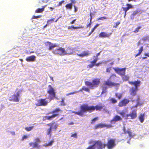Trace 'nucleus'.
Returning a JSON list of instances; mask_svg holds the SVG:
<instances>
[{
  "label": "nucleus",
  "mask_w": 149,
  "mask_h": 149,
  "mask_svg": "<svg viewBox=\"0 0 149 149\" xmlns=\"http://www.w3.org/2000/svg\"><path fill=\"white\" fill-rule=\"evenodd\" d=\"M115 140L113 139H109L107 144L103 143L100 140L91 141L89 144L93 143L92 145L89 146L86 149H102L107 146L108 149H112L116 146Z\"/></svg>",
  "instance_id": "f257e3e1"
},
{
  "label": "nucleus",
  "mask_w": 149,
  "mask_h": 149,
  "mask_svg": "<svg viewBox=\"0 0 149 149\" xmlns=\"http://www.w3.org/2000/svg\"><path fill=\"white\" fill-rule=\"evenodd\" d=\"M87 112L90 113L92 112L91 105H88V104H83L80 106V111H73L72 112L81 116H83L84 113Z\"/></svg>",
  "instance_id": "f03ea898"
},
{
  "label": "nucleus",
  "mask_w": 149,
  "mask_h": 149,
  "mask_svg": "<svg viewBox=\"0 0 149 149\" xmlns=\"http://www.w3.org/2000/svg\"><path fill=\"white\" fill-rule=\"evenodd\" d=\"M62 111L59 108H56L54 109L52 111L47 113V114H53L50 116H44L43 117V120H51L52 118H53L57 116L58 115V112H62Z\"/></svg>",
  "instance_id": "7ed1b4c3"
},
{
  "label": "nucleus",
  "mask_w": 149,
  "mask_h": 149,
  "mask_svg": "<svg viewBox=\"0 0 149 149\" xmlns=\"http://www.w3.org/2000/svg\"><path fill=\"white\" fill-rule=\"evenodd\" d=\"M100 83V79L99 78H95L93 79L91 82L89 81H85V83L87 86H90L91 88H93L98 87Z\"/></svg>",
  "instance_id": "20e7f679"
},
{
  "label": "nucleus",
  "mask_w": 149,
  "mask_h": 149,
  "mask_svg": "<svg viewBox=\"0 0 149 149\" xmlns=\"http://www.w3.org/2000/svg\"><path fill=\"white\" fill-rule=\"evenodd\" d=\"M48 103V101L46 100V98H40L37 101V103L35 105L37 107L46 106Z\"/></svg>",
  "instance_id": "39448f33"
},
{
  "label": "nucleus",
  "mask_w": 149,
  "mask_h": 149,
  "mask_svg": "<svg viewBox=\"0 0 149 149\" xmlns=\"http://www.w3.org/2000/svg\"><path fill=\"white\" fill-rule=\"evenodd\" d=\"M20 91H18L16 94H14L10 96L9 100L10 101L17 102L19 101V97L20 96Z\"/></svg>",
  "instance_id": "423d86ee"
},
{
  "label": "nucleus",
  "mask_w": 149,
  "mask_h": 149,
  "mask_svg": "<svg viewBox=\"0 0 149 149\" xmlns=\"http://www.w3.org/2000/svg\"><path fill=\"white\" fill-rule=\"evenodd\" d=\"M53 53L56 54L62 55L66 54V52L65 51L64 48L60 47L56 49L53 51Z\"/></svg>",
  "instance_id": "0eeeda50"
},
{
  "label": "nucleus",
  "mask_w": 149,
  "mask_h": 149,
  "mask_svg": "<svg viewBox=\"0 0 149 149\" xmlns=\"http://www.w3.org/2000/svg\"><path fill=\"white\" fill-rule=\"evenodd\" d=\"M35 141L34 143L31 142L29 143L30 146L32 147L33 148H39V144L40 142V139L37 138L35 139Z\"/></svg>",
  "instance_id": "6e6552de"
},
{
  "label": "nucleus",
  "mask_w": 149,
  "mask_h": 149,
  "mask_svg": "<svg viewBox=\"0 0 149 149\" xmlns=\"http://www.w3.org/2000/svg\"><path fill=\"white\" fill-rule=\"evenodd\" d=\"M137 110L135 109L132 110L130 113L127 114V118L133 119L137 117Z\"/></svg>",
  "instance_id": "1a4fd4ad"
},
{
  "label": "nucleus",
  "mask_w": 149,
  "mask_h": 149,
  "mask_svg": "<svg viewBox=\"0 0 149 149\" xmlns=\"http://www.w3.org/2000/svg\"><path fill=\"white\" fill-rule=\"evenodd\" d=\"M49 89L47 91V93L50 95L51 98L53 99L55 97L56 94L55 91L51 85L48 86Z\"/></svg>",
  "instance_id": "9d476101"
},
{
  "label": "nucleus",
  "mask_w": 149,
  "mask_h": 149,
  "mask_svg": "<svg viewBox=\"0 0 149 149\" xmlns=\"http://www.w3.org/2000/svg\"><path fill=\"white\" fill-rule=\"evenodd\" d=\"M112 127V126L111 125H107L105 124L100 123L95 125L94 126L93 129L94 130H96L99 128H101L105 127L110 128Z\"/></svg>",
  "instance_id": "9b49d317"
},
{
  "label": "nucleus",
  "mask_w": 149,
  "mask_h": 149,
  "mask_svg": "<svg viewBox=\"0 0 149 149\" xmlns=\"http://www.w3.org/2000/svg\"><path fill=\"white\" fill-rule=\"evenodd\" d=\"M114 69L117 73L121 77L123 76L125 74L126 70V68H114Z\"/></svg>",
  "instance_id": "f8f14e48"
},
{
  "label": "nucleus",
  "mask_w": 149,
  "mask_h": 149,
  "mask_svg": "<svg viewBox=\"0 0 149 149\" xmlns=\"http://www.w3.org/2000/svg\"><path fill=\"white\" fill-rule=\"evenodd\" d=\"M104 84L105 85H107L109 86H115L119 85L120 84L119 83L113 82L110 80L108 79L106 81L104 82Z\"/></svg>",
  "instance_id": "ddd939ff"
},
{
  "label": "nucleus",
  "mask_w": 149,
  "mask_h": 149,
  "mask_svg": "<svg viewBox=\"0 0 149 149\" xmlns=\"http://www.w3.org/2000/svg\"><path fill=\"white\" fill-rule=\"evenodd\" d=\"M126 6H127L126 7H122V8L123 10L125 12V14L124 16L125 17L126 15L127 11L130 9L133 8L134 6L131 4L127 3Z\"/></svg>",
  "instance_id": "4468645a"
},
{
  "label": "nucleus",
  "mask_w": 149,
  "mask_h": 149,
  "mask_svg": "<svg viewBox=\"0 0 149 149\" xmlns=\"http://www.w3.org/2000/svg\"><path fill=\"white\" fill-rule=\"evenodd\" d=\"M45 44L46 46L48 45L49 47L48 49L49 50H51L54 48L56 47H58L59 46L57 44H52L51 42L49 41L47 42Z\"/></svg>",
  "instance_id": "2eb2a0df"
},
{
  "label": "nucleus",
  "mask_w": 149,
  "mask_h": 149,
  "mask_svg": "<svg viewBox=\"0 0 149 149\" xmlns=\"http://www.w3.org/2000/svg\"><path fill=\"white\" fill-rule=\"evenodd\" d=\"M128 83L132 86H135L134 88H138V87L140 85L141 81L139 80L135 81H129Z\"/></svg>",
  "instance_id": "dca6fc26"
},
{
  "label": "nucleus",
  "mask_w": 149,
  "mask_h": 149,
  "mask_svg": "<svg viewBox=\"0 0 149 149\" xmlns=\"http://www.w3.org/2000/svg\"><path fill=\"white\" fill-rule=\"evenodd\" d=\"M138 90V88H136L133 87H131L129 90V93L131 96L132 97H134L136 95Z\"/></svg>",
  "instance_id": "f3484780"
},
{
  "label": "nucleus",
  "mask_w": 149,
  "mask_h": 149,
  "mask_svg": "<svg viewBox=\"0 0 149 149\" xmlns=\"http://www.w3.org/2000/svg\"><path fill=\"white\" fill-rule=\"evenodd\" d=\"M46 125L49 126L52 130H56L58 128V125L55 122H52L47 124Z\"/></svg>",
  "instance_id": "a211bd4d"
},
{
  "label": "nucleus",
  "mask_w": 149,
  "mask_h": 149,
  "mask_svg": "<svg viewBox=\"0 0 149 149\" xmlns=\"http://www.w3.org/2000/svg\"><path fill=\"white\" fill-rule=\"evenodd\" d=\"M129 102L130 101L128 99H124L119 102L118 105L119 107H122L123 106H125L127 104L129 103Z\"/></svg>",
  "instance_id": "6ab92c4d"
},
{
  "label": "nucleus",
  "mask_w": 149,
  "mask_h": 149,
  "mask_svg": "<svg viewBox=\"0 0 149 149\" xmlns=\"http://www.w3.org/2000/svg\"><path fill=\"white\" fill-rule=\"evenodd\" d=\"M93 61H91L90 63H91V64L88 65L87 67L88 68H92L94 66V64L96 63V62L98 60V58H97L95 57H93Z\"/></svg>",
  "instance_id": "aec40b11"
},
{
  "label": "nucleus",
  "mask_w": 149,
  "mask_h": 149,
  "mask_svg": "<svg viewBox=\"0 0 149 149\" xmlns=\"http://www.w3.org/2000/svg\"><path fill=\"white\" fill-rule=\"evenodd\" d=\"M122 120V118L121 117L118 116L116 115L110 121V122L113 123H115L116 122L118 121H121Z\"/></svg>",
  "instance_id": "412c9836"
},
{
  "label": "nucleus",
  "mask_w": 149,
  "mask_h": 149,
  "mask_svg": "<svg viewBox=\"0 0 149 149\" xmlns=\"http://www.w3.org/2000/svg\"><path fill=\"white\" fill-rule=\"evenodd\" d=\"M112 34L111 33H107L104 32H102L99 35V37L100 38H109Z\"/></svg>",
  "instance_id": "4be33fe9"
},
{
  "label": "nucleus",
  "mask_w": 149,
  "mask_h": 149,
  "mask_svg": "<svg viewBox=\"0 0 149 149\" xmlns=\"http://www.w3.org/2000/svg\"><path fill=\"white\" fill-rule=\"evenodd\" d=\"M92 112L94 111L95 110L96 111H100L103 108V106L99 105H96L95 106L91 105Z\"/></svg>",
  "instance_id": "5701e85b"
},
{
  "label": "nucleus",
  "mask_w": 149,
  "mask_h": 149,
  "mask_svg": "<svg viewBox=\"0 0 149 149\" xmlns=\"http://www.w3.org/2000/svg\"><path fill=\"white\" fill-rule=\"evenodd\" d=\"M36 56L34 55H32L26 58V60L28 62H33L35 60Z\"/></svg>",
  "instance_id": "b1692460"
},
{
  "label": "nucleus",
  "mask_w": 149,
  "mask_h": 149,
  "mask_svg": "<svg viewBox=\"0 0 149 149\" xmlns=\"http://www.w3.org/2000/svg\"><path fill=\"white\" fill-rule=\"evenodd\" d=\"M90 53L88 51H84L81 54H77V55L81 57H83L84 56H86L89 55Z\"/></svg>",
  "instance_id": "393cba45"
},
{
  "label": "nucleus",
  "mask_w": 149,
  "mask_h": 149,
  "mask_svg": "<svg viewBox=\"0 0 149 149\" xmlns=\"http://www.w3.org/2000/svg\"><path fill=\"white\" fill-rule=\"evenodd\" d=\"M144 114H141L139 115L138 118L140 122L142 123H143L144 120Z\"/></svg>",
  "instance_id": "a878e982"
},
{
  "label": "nucleus",
  "mask_w": 149,
  "mask_h": 149,
  "mask_svg": "<svg viewBox=\"0 0 149 149\" xmlns=\"http://www.w3.org/2000/svg\"><path fill=\"white\" fill-rule=\"evenodd\" d=\"M83 27L82 26H69L68 27V29H71L73 30L74 29H77L80 28H82Z\"/></svg>",
  "instance_id": "bb28decb"
},
{
  "label": "nucleus",
  "mask_w": 149,
  "mask_h": 149,
  "mask_svg": "<svg viewBox=\"0 0 149 149\" xmlns=\"http://www.w3.org/2000/svg\"><path fill=\"white\" fill-rule=\"evenodd\" d=\"M45 6H43L42 8H38L36 10L35 13H42L44 10V8L45 7Z\"/></svg>",
  "instance_id": "cd10ccee"
},
{
  "label": "nucleus",
  "mask_w": 149,
  "mask_h": 149,
  "mask_svg": "<svg viewBox=\"0 0 149 149\" xmlns=\"http://www.w3.org/2000/svg\"><path fill=\"white\" fill-rule=\"evenodd\" d=\"M54 142V140L52 139L48 143H46L43 145V146L46 147L48 146H51L52 145Z\"/></svg>",
  "instance_id": "c85d7f7f"
},
{
  "label": "nucleus",
  "mask_w": 149,
  "mask_h": 149,
  "mask_svg": "<svg viewBox=\"0 0 149 149\" xmlns=\"http://www.w3.org/2000/svg\"><path fill=\"white\" fill-rule=\"evenodd\" d=\"M143 46L141 47L138 50L139 52L138 53L135 55V57H136L140 55L143 51Z\"/></svg>",
  "instance_id": "c756f323"
},
{
  "label": "nucleus",
  "mask_w": 149,
  "mask_h": 149,
  "mask_svg": "<svg viewBox=\"0 0 149 149\" xmlns=\"http://www.w3.org/2000/svg\"><path fill=\"white\" fill-rule=\"evenodd\" d=\"M52 129L50 127L47 129L46 131V134L47 135H49L51 136L52 135Z\"/></svg>",
  "instance_id": "7c9ffc66"
},
{
  "label": "nucleus",
  "mask_w": 149,
  "mask_h": 149,
  "mask_svg": "<svg viewBox=\"0 0 149 149\" xmlns=\"http://www.w3.org/2000/svg\"><path fill=\"white\" fill-rule=\"evenodd\" d=\"M82 90H84V91H87L89 93L90 92V90L89 88L87 87H86L85 86H83L82 87V89H80V91H82Z\"/></svg>",
  "instance_id": "2f4dec72"
},
{
  "label": "nucleus",
  "mask_w": 149,
  "mask_h": 149,
  "mask_svg": "<svg viewBox=\"0 0 149 149\" xmlns=\"http://www.w3.org/2000/svg\"><path fill=\"white\" fill-rule=\"evenodd\" d=\"M115 95L116 97L118 98L119 100L120 99L122 96V93H116L115 94Z\"/></svg>",
  "instance_id": "473e14b6"
},
{
  "label": "nucleus",
  "mask_w": 149,
  "mask_h": 149,
  "mask_svg": "<svg viewBox=\"0 0 149 149\" xmlns=\"http://www.w3.org/2000/svg\"><path fill=\"white\" fill-rule=\"evenodd\" d=\"M116 74H113L110 76L109 79L111 81H113L116 78Z\"/></svg>",
  "instance_id": "72a5a7b5"
},
{
  "label": "nucleus",
  "mask_w": 149,
  "mask_h": 149,
  "mask_svg": "<svg viewBox=\"0 0 149 149\" xmlns=\"http://www.w3.org/2000/svg\"><path fill=\"white\" fill-rule=\"evenodd\" d=\"M65 7L67 9L71 10L72 8V3H70L67 4L65 6Z\"/></svg>",
  "instance_id": "f704fd0d"
},
{
  "label": "nucleus",
  "mask_w": 149,
  "mask_h": 149,
  "mask_svg": "<svg viewBox=\"0 0 149 149\" xmlns=\"http://www.w3.org/2000/svg\"><path fill=\"white\" fill-rule=\"evenodd\" d=\"M110 101L112 104L116 103L117 102V100L113 97L111 98L110 100Z\"/></svg>",
  "instance_id": "c9c22d12"
},
{
  "label": "nucleus",
  "mask_w": 149,
  "mask_h": 149,
  "mask_svg": "<svg viewBox=\"0 0 149 149\" xmlns=\"http://www.w3.org/2000/svg\"><path fill=\"white\" fill-rule=\"evenodd\" d=\"M122 77L123 80V81H127L128 80L129 78V77L127 75H125Z\"/></svg>",
  "instance_id": "e433bc0d"
},
{
  "label": "nucleus",
  "mask_w": 149,
  "mask_h": 149,
  "mask_svg": "<svg viewBox=\"0 0 149 149\" xmlns=\"http://www.w3.org/2000/svg\"><path fill=\"white\" fill-rule=\"evenodd\" d=\"M98 119V117H95V118H93L91 120V124H94L95 123V121L97 120Z\"/></svg>",
  "instance_id": "4c0bfd02"
},
{
  "label": "nucleus",
  "mask_w": 149,
  "mask_h": 149,
  "mask_svg": "<svg viewBox=\"0 0 149 149\" xmlns=\"http://www.w3.org/2000/svg\"><path fill=\"white\" fill-rule=\"evenodd\" d=\"M118 113L123 117H127V114H125V112L123 111L119 112Z\"/></svg>",
  "instance_id": "58836bf2"
},
{
  "label": "nucleus",
  "mask_w": 149,
  "mask_h": 149,
  "mask_svg": "<svg viewBox=\"0 0 149 149\" xmlns=\"http://www.w3.org/2000/svg\"><path fill=\"white\" fill-rule=\"evenodd\" d=\"M128 133L129 134V136H132V132L129 129H128L126 131V132H125V134Z\"/></svg>",
  "instance_id": "ea45409f"
},
{
  "label": "nucleus",
  "mask_w": 149,
  "mask_h": 149,
  "mask_svg": "<svg viewBox=\"0 0 149 149\" xmlns=\"http://www.w3.org/2000/svg\"><path fill=\"white\" fill-rule=\"evenodd\" d=\"M33 127H34L33 126H30L29 127H26L25 129L26 131H29L32 130Z\"/></svg>",
  "instance_id": "a19ab883"
},
{
  "label": "nucleus",
  "mask_w": 149,
  "mask_h": 149,
  "mask_svg": "<svg viewBox=\"0 0 149 149\" xmlns=\"http://www.w3.org/2000/svg\"><path fill=\"white\" fill-rule=\"evenodd\" d=\"M120 21H118L116 22L114 24L113 26V28H117L118 26L120 24Z\"/></svg>",
  "instance_id": "79ce46f5"
},
{
  "label": "nucleus",
  "mask_w": 149,
  "mask_h": 149,
  "mask_svg": "<svg viewBox=\"0 0 149 149\" xmlns=\"http://www.w3.org/2000/svg\"><path fill=\"white\" fill-rule=\"evenodd\" d=\"M141 28V26H138L133 31V32L135 33H137L139 32V29H140Z\"/></svg>",
  "instance_id": "37998d69"
},
{
  "label": "nucleus",
  "mask_w": 149,
  "mask_h": 149,
  "mask_svg": "<svg viewBox=\"0 0 149 149\" xmlns=\"http://www.w3.org/2000/svg\"><path fill=\"white\" fill-rule=\"evenodd\" d=\"M102 93L103 94L107 92V87H103L102 88Z\"/></svg>",
  "instance_id": "c03bdc74"
},
{
  "label": "nucleus",
  "mask_w": 149,
  "mask_h": 149,
  "mask_svg": "<svg viewBox=\"0 0 149 149\" xmlns=\"http://www.w3.org/2000/svg\"><path fill=\"white\" fill-rule=\"evenodd\" d=\"M71 137H73L75 138L76 139L77 138V134L76 133H74V134H72L71 135Z\"/></svg>",
  "instance_id": "a18cd8bd"
},
{
  "label": "nucleus",
  "mask_w": 149,
  "mask_h": 149,
  "mask_svg": "<svg viewBox=\"0 0 149 149\" xmlns=\"http://www.w3.org/2000/svg\"><path fill=\"white\" fill-rule=\"evenodd\" d=\"M54 18H52L48 20L47 22V24H49L51 23H52V22H53L54 21Z\"/></svg>",
  "instance_id": "49530a36"
},
{
  "label": "nucleus",
  "mask_w": 149,
  "mask_h": 149,
  "mask_svg": "<svg viewBox=\"0 0 149 149\" xmlns=\"http://www.w3.org/2000/svg\"><path fill=\"white\" fill-rule=\"evenodd\" d=\"M64 98H62L61 101V105L63 106H65L66 105L65 103L64 102Z\"/></svg>",
  "instance_id": "de8ad7c7"
},
{
  "label": "nucleus",
  "mask_w": 149,
  "mask_h": 149,
  "mask_svg": "<svg viewBox=\"0 0 149 149\" xmlns=\"http://www.w3.org/2000/svg\"><path fill=\"white\" fill-rule=\"evenodd\" d=\"M107 18L105 17H100L99 18H98L97 19V20H102L104 19H107Z\"/></svg>",
  "instance_id": "09e8293b"
},
{
  "label": "nucleus",
  "mask_w": 149,
  "mask_h": 149,
  "mask_svg": "<svg viewBox=\"0 0 149 149\" xmlns=\"http://www.w3.org/2000/svg\"><path fill=\"white\" fill-rule=\"evenodd\" d=\"M41 16H42L41 15H38V16H33L32 17V19H37V18L40 17H41Z\"/></svg>",
  "instance_id": "8fccbe9b"
},
{
  "label": "nucleus",
  "mask_w": 149,
  "mask_h": 149,
  "mask_svg": "<svg viewBox=\"0 0 149 149\" xmlns=\"http://www.w3.org/2000/svg\"><path fill=\"white\" fill-rule=\"evenodd\" d=\"M28 137V136L26 135H24L23 136L22 138V140L23 141L24 139H27Z\"/></svg>",
  "instance_id": "3c124183"
},
{
  "label": "nucleus",
  "mask_w": 149,
  "mask_h": 149,
  "mask_svg": "<svg viewBox=\"0 0 149 149\" xmlns=\"http://www.w3.org/2000/svg\"><path fill=\"white\" fill-rule=\"evenodd\" d=\"M139 13V11L138 10H136L133 12L132 15L133 16H134L136 14L138 13Z\"/></svg>",
  "instance_id": "603ef678"
},
{
  "label": "nucleus",
  "mask_w": 149,
  "mask_h": 149,
  "mask_svg": "<svg viewBox=\"0 0 149 149\" xmlns=\"http://www.w3.org/2000/svg\"><path fill=\"white\" fill-rule=\"evenodd\" d=\"M102 63V62H99L97 63H96L94 64V66H100V64Z\"/></svg>",
  "instance_id": "864d4df0"
},
{
  "label": "nucleus",
  "mask_w": 149,
  "mask_h": 149,
  "mask_svg": "<svg viewBox=\"0 0 149 149\" xmlns=\"http://www.w3.org/2000/svg\"><path fill=\"white\" fill-rule=\"evenodd\" d=\"M64 2V1L63 0L60 1L59 2L58 4L57 5V6H61L62 3Z\"/></svg>",
  "instance_id": "5fc2aeb1"
},
{
  "label": "nucleus",
  "mask_w": 149,
  "mask_h": 149,
  "mask_svg": "<svg viewBox=\"0 0 149 149\" xmlns=\"http://www.w3.org/2000/svg\"><path fill=\"white\" fill-rule=\"evenodd\" d=\"M74 12L76 13L77 11L78 10L77 8L75 5H74Z\"/></svg>",
  "instance_id": "6e6d98bb"
},
{
  "label": "nucleus",
  "mask_w": 149,
  "mask_h": 149,
  "mask_svg": "<svg viewBox=\"0 0 149 149\" xmlns=\"http://www.w3.org/2000/svg\"><path fill=\"white\" fill-rule=\"evenodd\" d=\"M111 70V68H107L106 69V72H110V70Z\"/></svg>",
  "instance_id": "4d7b16f0"
},
{
  "label": "nucleus",
  "mask_w": 149,
  "mask_h": 149,
  "mask_svg": "<svg viewBox=\"0 0 149 149\" xmlns=\"http://www.w3.org/2000/svg\"><path fill=\"white\" fill-rule=\"evenodd\" d=\"M100 24H97L94 26L93 28L95 29L97 28V27Z\"/></svg>",
  "instance_id": "13d9d810"
},
{
  "label": "nucleus",
  "mask_w": 149,
  "mask_h": 149,
  "mask_svg": "<svg viewBox=\"0 0 149 149\" xmlns=\"http://www.w3.org/2000/svg\"><path fill=\"white\" fill-rule=\"evenodd\" d=\"M76 20V19H74L73 20H72L71 22H70V24H72L75 22V21Z\"/></svg>",
  "instance_id": "bf43d9fd"
},
{
  "label": "nucleus",
  "mask_w": 149,
  "mask_h": 149,
  "mask_svg": "<svg viewBox=\"0 0 149 149\" xmlns=\"http://www.w3.org/2000/svg\"><path fill=\"white\" fill-rule=\"evenodd\" d=\"M100 52H99V53H97V54H96V56H94V57H96L97 58H98V56L99 55H100Z\"/></svg>",
  "instance_id": "052dcab7"
},
{
  "label": "nucleus",
  "mask_w": 149,
  "mask_h": 149,
  "mask_svg": "<svg viewBox=\"0 0 149 149\" xmlns=\"http://www.w3.org/2000/svg\"><path fill=\"white\" fill-rule=\"evenodd\" d=\"M70 1L71 2V3H72H72L75 4L76 2V1L75 0H71Z\"/></svg>",
  "instance_id": "680f3d73"
},
{
  "label": "nucleus",
  "mask_w": 149,
  "mask_h": 149,
  "mask_svg": "<svg viewBox=\"0 0 149 149\" xmlns=\"http://www.w3.org/2000/svg\"><path fill=\"white\" fill-rule=\"evenodd\" d=\"M78 92V91H75L74 92H73L70 93V95H72V94H74L75 93H77Z\"/></svg>",
  "instance_id": "e2e57ef3"
},
{
  "label": "nucleus",
  "mask_w": 149,
  "mask_h": 149,
  "mask_svg": "<svg viewBox=\"0 0 149 149\" xmlns=\"http://www.w3.org/2000/svg\"><path fill=\"white\" fill-rule=\"evenodd\" d=\"M90 22H91L92 21V13H91L90 14Z\"/></svg>",
  "instance_id": "0e129e2a"
},
{
  "label": "nucleus",
  "mask_w": 149,
  "mask_h": 149,
  "mask_svg": "<svg viewBox=\"0 0 149 149\" xmlns=\"http://www.w3.org/2000/svg\"><path fill=\"white\" fill-rule=\"evenodd\" d=\"M91 22H90L87 25V26H86L87 27H90V26L91 25Z\"/></svg>",
  "instance_id": "69168bd1"
},
{
  "label": "nucleus",
  "mask_w": 149,
  "mask_h": 149,
  "mask_svg": "<svg viewBox=\"0 0 149 149\" xmlns=\"http://www.w3.org/2000/svg\"><path fill=\"white\" fill-rule=\"evenodd\" d=\"M74 124V123L73 122H71L69 123H68V125H73Z\"/></svg>",
  "instance_id": "338daca9"
},
{
  "label": "nucleus",
  "mask_w": 149,
  "mask_h": 149,
  "mask_svg": "<svg viewBox=\"0 0 149 149\" xmlns=\"http://www.w3.org/2000/svg\"><path fill=\"white\" fill-rule=\"evenodd\" d=\"M144 55L146 56H147L148 57H149V54H148V53H145Z\"/></svg>",
  "instance_id": "774afa93"
}]
</instances>
